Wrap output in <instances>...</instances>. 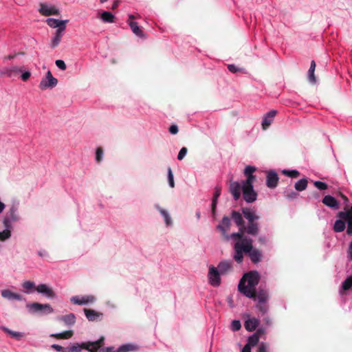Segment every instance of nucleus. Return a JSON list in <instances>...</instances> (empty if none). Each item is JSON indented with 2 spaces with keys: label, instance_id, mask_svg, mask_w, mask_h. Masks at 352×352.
I'll list each match as a JSON object with an SVG mask.
<instances>
[{
  "label": "nucleus",
  "instance_id": "obj_1",
  "mask_svg": "<svg viewBox=\"0 0 352 352\" xmlns=\"http://www.w3.org/2000/svg\"><path fill=\"white\" fill-rule=\"evenodd\" d=\"M234 254L233 258L241 263L243 260V254H248L253 263H259L263 258L261 251L253 247V240L250 237L243 238L241 241H236L234 245Z\"/></svg>",
  "mask_w": 352,
  "mask_h": 352
},
{
  "label": "nucleus",
  "instance_id": "obj_2",
  "mask_svg": "<svg viewBox=\"0 0 352 352\" xmlns=\"http://www.w3.org/2000/svg\"><path fill=\"white\" fill-rule=\"evenodd\" d=\"M260 280V275L256 271H251L243 275L238 285V290L244 296L256 300V286Z\"/></svg>",
  "mask_w": 352,
  "mask_h": 352
},
{
  "label": "nucleus",
  "instance_id": "obj_3",
  "mask_svg": "<svg viewBox=\"0 0 352 352\" xmlns=\"http://www.w3.org/2000/svg\"><path fill=\"white\" fill-rule=\"evenodd\" d=\"M242 214L248 221L246 226V233L252 236H257L259 232V224L257 221L260 217L256 214L254 208L244 207L241 208Z\"/></svg>",
  "mask_w": 352,
  "mask_h": 352
},
{
  "label": "nucleus",
  "instance_id": "obj_4",
  "mask_svg": "<svg viewBox=\"0 0 352 352\" xmlns=\"http://www.w3.org/2000/svg\"><path fill=\"white\" fill-rule=\"evenodd\" d=\"M104 337H101L95 342L75 343L71 346L65 347L64 352H80L81 349H86L89 352H96L104 345Z\"/></svg>",
  "mask_w": 352,
  "mask_h": 352
},
{
  "label": "nucleus",
  "instance_id": "obj_5",
  "mask_svg": "<svg viewBox=\"0 0 352 352\" xmlns=\"http://www.w3.org/2000/svg\"><path fill=\"white\" fill-rule=\"evenodd\" d=\"M231 218L234 221L236 225L239 227V232H234L230 234L231 239L235 240L236 241H241L243 238L248 237L245 235L246 233V226H245V222L243 218L242 214L236 210H232L231 212Z\"/></svg>",
  "mask_w": 352,
  "mask_h": 352
},
{
  "label": "nucleus",
  "instance_id": "obj_6",
  "mask_svg": "<svg viewBox=\"0 0 352 352\" xmlns=\"http://www.w3.org/2000/svg\"><path fill=\"white\" fill-rule=\"evenodd\" d=\"M19 219L20 217L18 212V206L12 204L3 218V226L5 228H12V223L19 221Z\"/></svg>",
  "mask_w": 352,
  "mask_h": 352
},
{
  "label": "nucleus",
  "instance_id": "obj_7",
  "mask_svg": "<svg viewBox=\"0 0 352 352\" xmlns=\"http://www.w3.org/2000/svg\"><path fill=\"white\" fill-rule=\"evenodd\" d=\"M29 311L32 313L41 312L44 314H49L54 311L53 308L50 304H41L38 302H33L27 305Z\"/></svg>",
  "mask_w": 352,
  "mask_h": 352
},
{
  "label": "nucleus",
  "instance_id": "obj_8",
  "mask_svg": "<svg viewBox=\"0 0 352 352\" xmlns=\"http://www.w3.org/2000/svg\"><path fill=\"white\" fill-rule=\"evenodd\" d=\"M57 84L58 80L52 76L50 71H48L45 77L41 80L38 87L41 90H45L48 88L52 89L56 87Z\"/></svg>",
  "mask_w": 352,
  "mask_h": 352
},
{
  "label": "nucleus",
  "instance_id": "obj_9",
  "mask_svg": "<svg viewBox=\"0 0 352 352\" xmlns=\"http://www.w3.org/2000/svg\"><path fill=\"white\" fill-rule=\"evenodd\" d=\"M242 191L244 200L248 203H252L256 200L257 193L253 186H243Z\"/></svg>",
  "mask_w": 352,
  "mask_h": 352
},
{
  "label": "nucleus",
  "instance_id": "obj_10",
  "mask_svg": "<svg viewBox=\"0 0 352 352\" xmlns=\"http://www.w3.org/2000/svg\"><path fill=\"white\" fill-rule=\"evenodd\" d=\"M231 226L230 219L228 217L224 216L222 218L221 223H219L217 228L221 232V234L225 240L228 241L231 239L230 235L227 234V231L230 230Z\"/></svg>",
  "mask_w": 352,
  "mask_h": 352
},
{
  "label": "nucleus",
  "instance_id": "obj_11",
  "mask_svg": "<svg viewBox=\"0 0 352 352\" xmlns=\"http://www.w3.org/2000/svg\"><path fill=\"white\" fill-rule=\"evenodd\" d=\"M220 274L217 268L214 266L210 267L208 276L209 282L212 286H219L220 285Z\"/></svg>",
  "mask_w": 352,
  "mask_h": 352
},
{
  "label": "nucleus",
  "instance_id": "obj_12",
  "mask_svg": "<svg viewBox=\"0 0 352 352\" xmlns=\"http://www.w3.org/2000/svg\"><path fill=\"white\" fill-rule=\"evenodd\" d=\"M96 298L94 296L89 295L80 298L78 296L72 297L71 302L75 305H82L92 303L95 301Z\"/></svg>",
  "mask_w": 352,
  "mask_h": 352
},
{
  "label": "nucleus",
  "instance_id": "obj_13",
  "mask_svg": "<svg viewBox=\"0 0 352 352\" xmlns=\"http://www.w3.org/2000/svg\"><path fill=\"white\" fill-rule=\"evenodd\" d=\"M242 189V184L237 182L230 181L229 191L232 195L234 200H238L241 197V190Z\"/></svg>",
  "mask_w": 352,
  "mask_h": 352
},
{
  "label": "nucleus",
  "instance_id": "obj_14",
  "mask_svg": "<svg viewBox=\"0 0 352 352\" xmlns=\"http://www.w3.org/2000/svg\"><path fill=\"white\" fill-rule=\"evenodd\" d=\"M39 12L42 15H58L59 11L55 6H50L45 3H41L40 6Z\"/></svg>",
  "mask_w": 352,
  "mask_h": 352
},
{
  "label": "nucleus",
  "instance_id": "obj_15",
  "mask_svg": "<svg viewBox=\"0 0 352 352\" xmlns=\"http://www.w3.org/2000/svg\"><path fill=\"white\" fill-rule=\"evenodd\" d=\"M279 177L274 170H270L267 174L266 185L270 188H274L278 184Z\"/></svg>",
  "mask_w": 352,
  "mask_h": 352
},
{
  "label": "nucleus",
  "instance_id": "obj_16",
  "mask_svg": "<svg viewBox=\"0 0 352 352\" xmlns=\"http://www.w3.org/2000/svg\"><path fill=\"white\" fill-rule=\"evenodd\" d=\"M1 296L9 300H23V296L17 293L12 292L9 289H3L1 292Z\"/></svg>",
  "mask_w": 352,
  "mask_h": 352
},
{
  "label": "nucleus",
  "instance_id": "obj_17",
  "mask_svg": "<svg viewBox=\"0 0 352 352\" xmlns=\"http://www.w3.org/2000/svg\"><path fill=\"white\" fill-rule=\"evenodd\" d=\"M36 290L41 294L45 295L48 298H54L55 296V293L52 290V288L49 287L45 284L38 285L36 287Z\"/></svg>",
  "mask_w": 352,
  "mask_h": 352
},
{
  "label": "nucleus",
  "instance_id": "obj_18",
  "mask_svg": "<svg viewBox=\"0 0 352 352\" xmlns=\"http://www.w3.org/2000/svg\"><path fill=\"white\" fill-rule=\"evenodd\" d=\"M276 113L277 111L276 110H272L265 115L262 122V126L264 130L267 129L271 125Z\"/></svg>",
  "mask_w": 352,
  "mask_h": 352
},
{
  "label": "nucleus",
  "instance_id": "obj_19",
  "mask_svg": "<svg viewBox=\"0 0 352 352\" xmlns=\"http://www.w3.org/2000/svg\"><path fill=\"white\" fill-rule=\"evenodd\" d=\"M67 20H58L56 19H47L46 22L47 24L53 28H58L60 29V28L64 27L65 29H66V23H67Z\"/></svg>",
  "mask_w": 352,
  "mask_h": 352
},
{
  "label": "nucleus",
  "instance_id": "obj_20",
  "mask_svg": "<svg viewBox=\"0 0 352 352\" xmlns=\"http://www.w3.org/2000/svg\"><path fill=\"white\" fill-rule=\"evenodd\" d=\"M65 30V29L64 27L60 28V29H57L56 30L54 37L52 38L51 42V47L52 48H55L59 45Z\"/></svg>",
  "mask_w": 352,
  "mask_h": 352
},
{
  "label": "nucleus",
  "instance_id": "obj_21",
  "mask_svg": "<svg viewBox=\"0 0 352 352\" xmlns=\"http://www.w3.org/2000/svg\"><path fill=\"white\" fill-rule=\"evenodd\" d=\"M322 203L327 206L333 209H338L339 208V203L335 197L331 195H326L322 199Z\"/></svg>",
  "mask_w": 352,
  "mask_h": 352
},
{
  "label": "nucleus",
  "instance_id": "obj_22",
  "mask_svg": "<svg viewBox=\"0 0 352 352\" xmlns=\"http://www.w3.org/2000/svg\"><path fill=\"white\" fill-rule=\"evenodd\" d=\"M84 312L89 321L100 320V317L102 316V313L97 312L94 309H85Z\"/></svg>",
  "mask_w": 352,
  "mask_h": 352
},
{
  "label": "nucleus",
  "instance_id": "obj_23",
  "mask_svg": "<svg viewBox=\"0 0 352 352\" xmlns=\"http://www.w3.org/2000/svg\"><path fill=\"white\" fill-rule=\"evenodd\" d=\"M337 217L344 219L347 224L352 223V206L347 210L340 211L337 214Z\"/></svg>",
  "mask_w": 352,
  "mask_h": 352
},
{
  "label": "nucleus",
  "instance_id": "obj_24",
  "mask_svg": "<svg viewBox=\"0 0 352 352\" xmlns=\"http://www.w3.org/2000/svg\"><path fill=\"white\" fill-rule=\"evenodd\" d=\"M259 324V320L252 318L245 322L244 327L248 331H254Z\"/></svg>",
  "mask_w": 352,
  "mask_h": 352
},
{
  "label": "nucleus",
  "instance_id": "obj_25",
  "mask_svg": "<svg viewBox=\"0 0 352 352\" xmlns=\"http://www.w3.org/2000/svg\"><path fill=\"white\" fill-rule=\"evenodd\" d=\"M218 271L221 274H226L228 272L230 271L232 269V262L231 261H222L220 262L217 266Z\"/></svg>",
  "mask_w": 352,
  "mask_h": 352
},
{
  "label": "nucleus",
  "instance_id": "obj_26",
  "mask_svg": "<svg viewBox=\"0 0 352 352\" xmlns=\"http://www.w3.org/2000/svg\"><path fill=\"white\" fill-rule=\"evenodd\" d=\"M269 296L267 290L264 289L259 288L258 292L256 291V300H258V302H267L268 300Z\"/></svg>",
  "mask_w": 352,
  "mask_h": 352
},
{
  "label": "nucleus",
  "instance_id": "obj_27",
  "mask_svg": "<svg viewBox=\"0 0 352 352\" xmlns=\"http://www.w3.org/2000/svg\"><path fill=\"white\" fill-rule=\"evenodd\" d=\"M129 25L133 32L139 37H144V32L138 26L136 22L130 21L128 22Z\"/></svg>",
  "mask_w": 352,
  "mask_h": 352
},
{
  "label": "nucleus",
  "instance_id": "obj_28",
  "mask_svg": "<svg viewBox=\"0 0 352 352\" xmlns=\"http://www.w3.org/2000/svg\"><path fill=\"white\" fill-rule=\"evenodd\" d=\"M60 320L64 322L65 324L71 326L74 324L76 322V316L74 314L70 313L69 314L61 316Z\"/></svg>",
  "mask_w": 352,
  "mask_h": 352
},
{
  "label": "nucleus",
  "instance_id": "obj_29",
  "mask_svg": "<svg viewBox=\"0 0 352 352\" xmlns=\"http://www.w3.org/2000/svg\"><path fill=\"white\" fill-rule=\"evenodd\" d=\"M346 225L344 219H340L336 221L333 226V230L336 232H341L345 230Z\"/></svg>",
  "mask_w": 352,
  "mask_h": 352
},
{
  "label": "nucleus",
  "instance_id": "obj_30",
  "mask_svg": "<svg viewBox=\"0 0 352 352\" xmlns=\"http://www.w3.org/2000/svg\"><path fill=\"white\" fill-rule=\"evenodd\" d=\"M221 187L216 186L215 189H214V192L213 195L212 202V210L213 212H214V211H215L217 199L221 195Z\"/></svg>",
  "mask_w": 352,
  "mask_h": 352
},
{
  "label": "nucleus",
  "instance_id": "obj_31",
  "mask_svg": "<svg viewBox=\"0 0 352 352\" xmlns=\"http://www.w3.org/2000/svg\"><path fill=\"white\" fill-rule=\"evenodd\" d=\"M1 329L4 332L9 334L10 336H12V338H15L17 340H21L22 338V337L23 336V333L18 332V331H12L6 327H2Z\"/></svg>",
  "mask_w": 352,
  "mask_h": 352
},
{
  "label": "nucleus",
  "instance_id": "obj_32",
  "mask_svg": "<svg viewBox=\"0 0 352 352\" xmlns=\"http://www.w3.org/2000/svg\"><path fill=\"white\" fill-rule=\"evenodd\" d=\"M308 181L306 178L298 180L294 186V188L298 191H302L307 187Z\"/></svg>",
  "mask_w": 352,
  "mask_h": 352
},
{
  "label": "nucleus",
  "instance_id": "obj_33",
  "mask_svg": "<svg viewBox=\"0 0 352 352\" xmlns=\"http://www.w3.org/2000/svg\"><path fill=\"white\" fill-rule=\"evenodd\" d=\"M100 18L104 23H113L114 22L115 16L111 12L104 11L101 14Z\"/></svg>",
  "mask_w": 352,
  "mask_h": 352
},
{
  "label": "nucleus",
  "instance_id": "obj_34",
  "mask_svg": "<svg viewBox=\"0 0 352 352\" xmlns=\"http://www.w3.org/2000/svg\"><path fill=\"white\" fill-rule=\"evenodd\" d=\"M315 69H316V63L314 60H312L311 62V65H310V67H309V76H308V78H309V82H312V83H315L316 82V77H315V74H314V72H315Z\"/></svg>",
  "mask_w": 352,
  "mask_h": 352
},
{
  "label": "nucleus",
  "instance_id": "obj_35",
  "mask_svg": "<svg viewBox=\"0 0 352 352\" xmlns=\"http://www.w3.org/2000/svg\"><path fill=\"white\" fill-rule=\"evenodd\" d=\"M74 333L72 331H65L60 333L52 334L51 336L58 339H69L72 337Z\"/></svg>",
  "mask_w": 352,
  "mask_h": 352
},
{
  "label": "nucleus",
  "instance_id": "obj_36",
  "mask_svg": "<svg viewBox=\"0 0 352 352\" xmlns=\"http://www.w3.org/2000/svg\"><path fill=\"white\" fill-rule=\"evenodd\" d=\"M157 208L159 210V212H160V214L164 218V221L166 222V224L167 226L171 225L172 224V220H171V218H170L169 214L168 213V212L166 210H164V209H163V208H160L159 206H157Z\"/></svg>",
  "mask_w": 352,
  "mask_h": 352
},
{
  "label": "nucleus",
  "instance_id": "obj_37",
  "mask_svg": "<svg viewBox=\"0 0 352 352\" xmlns=\"http://www.w3.org/2000/svg\"><path fill=\"white\" fill-rule=\"evenodd\" d=\"M258 341L259 336L257 335V333H254L248 338V343L246 344V345L250 347L254 346L258 344Z\"/></svg>",
  "mask_w": 352,
  "mask_h": 352
},
{
  "label": "nucleus",
  "instance_id": "obj_38",
  "mask_svg": "<svg viewBox=\"0 0 352 352\" xmlns=\"http://www.w3.org/2000/svg\"><path fill=\"white\" fill-rule=\"evenodd\" d=\"M12 228H5V230L0 232V241H5L9 239L11 236V229Z\"/></svg>",
  "mask_w": 352,
  "mask_h": 352
},
{
  "label": "nucleus",
  "instance_id": "obj_39",
  "mask_svg": "<svg viewBox=\"0 0 352 352\" xmlns=\"http://www.w3.org/2000/svg\"><path fill=\"white\" fill-rule=\"evenodd\" d=\"M282 173L292 178H296L300 175L299 171L296 170H282Z\"/></svg>",
  "mask_w": 352,
  "mask_h": 352
},
{
  "label": "nucleus",
  "instance_id": "obj_40",
  "mask_svg": "<svg viewBox=\"0 0 352 352\" xmlns=\"http://www.w3.org/2000/svg\"><path fill=\"white\" fill-rule=\"evenodd\" d=\"M22 71L18 66H12L9 67V77L16 76Z\"/></svg>",
  "mask_w": 352,
  "mask_h": 352
},
{
  "label": "nucleus",
  "instance_id": "obj_41",
  "mask_svg": "<svg viewBox=\"0 0 352 352\" xmlns=\"http://www.w3.org/2000/svg\"><path fill=\"white\" fill-rule=\"evenodd\" d=\"M266 302H258L256 305V308L262 314H265L267 311L268 307Z\"/></svg>",
  "mask_w": 352,
  "mask_h": 352
},
{
  "label": "nucleus",
  "instance_id": "obj_42",
  "mask_svg": "<svg viewBox=\"0 0 352 352\" xmlns=\"http://www.w3.org/2000/svg\"><path fill=\"white\" fill-rule=\"evenodd\" d=\"M342 289L348 290L352 287V275L349 276L343 283H342Z\"/></svg>",
  "mask_w": 352,
  "mask_h": 352
},
{
  "label": "nucleus",
  "instance_id": "obj_43",
  "mask_svg": "<svg viewBox=\"0 0 352 352\" xmlns=\"http://www.w3.org/2000/svg\"><path fill=\"white\" fill-rule=\"evenodd\" d=\"M134 346L132 344H124L120 346L116 352H128L134 349Z\"/></svg>",
  "mask_w": 352,
  "mask_h": 352
},
{
  "label": "nucleus",
  "instance_id": "obj_44",
  "mask_svg": "<svg viewBox=\"0 0 352 352\" xmlns=\"http://www.w3.org/2000/svg\"><path fill=\"white\" fill-rule=\"evenodd\" d=\"M256 177L254 175H247L246 180L242 182L243 186H253V182L255 180Z\"/></svg>",
  "mask_w": 352,
  "mask_h": 352
},
{
  "label": "nucleus",
  "instance_id": "obj_45",
  "mask_svg": "<svg viewBox=\"0 0 352 352\" xmlns=\"http://www.w3.org/2000/svg\"><path fill=\"white\" fill-rule=\"evenodd\" d=\"M103 149L102 147H98L96 151V161L97 163H100L103 157Z\"/></svg>",
  "mask_w": 352,
  "mask_h": 352
},
{
  "label": "nucleus",
  "instance_id": "obj_46",
  "mask_svg": "<svg viewBox=\"0 0 352 352\" xmlns=\"http://www.w3.org/2000/svg\"><path fill=\"white\" fill-rule=\"evenodd\" d=\"M168 180L169 186L171 188H174L175 187V182H174V178H173V174L170 167L168 168Z\"/></svg>",
  "mask_w": 352,
  "mask_h": 352
},
{
  "label": "nucleus",
  "instance_id": "obj_47",
  "mask_svg": "<svg viewBox=\"0 0 352 352\" xmlns=\"http://www.w3.org/2000/svg\"><path fill=\"white\" fill-rule=\"evenodd\" d=\"M314 184L317 188L320 190H326L328 188L327 184L322 182L320 181H316L314 182Z\"/></svg>",
  "mask_w": 352,
  "mask_h": 352
},
{
  "label": "nucleus",
  "instance_id": "obj_48",
  "mask_svg": "<svg viewBox=\"0 0 352 352\" xmlns=\"http://www.w3.org/2000/svg\"><path fill=\"white\" fill-rule=\"evenodd\" d=\"M241 327V322L239 320H234L232 322L231 328L233 331H239Z\"/></svg>",
  "mask_w": 352,
  "mask_h": 352
},
{
  "label": "nucleus",
  "instance_id": "obj_49",
  "mask_svg": "<svg viewBox=\"0 0 352 352\" xmlns=\"http://www.w3.org/2000/svg\"><path fill=\"white\" fill-rule=\"evenodd\" d=\"M187 152H188L187 148L186 147H182L180 149V151H179V152L178 153L177 159L179 160H182L184 158V157L186 156Z\"/></svg>",
  "mask_w": 352,
  "mask_h": 352
},
{
  "label": "nucleus",
  "instance_id": "obj_50",
  "mask_svg": "<svg viewBox=\"0 0 352 352\" xmlns=\"http://www.w3.org/2000/svg\"><path fill=\"white\" fill-rule=\"evenodd\" d=\"M23 287L27 290H29V289H31L33 288L36 289L34 283H33L32 281H29V280L25 281L23 283Z\"/></svg>",
  "mask_w": 352,
  "mask_h": 352
},
{
  "label": "nucleus",
  "instance_id": "obj_51",
  "mask_svg": "<svg viewBox=\"0 0 352 352\" xmlns=\"http://www.w3.org/2000/svg\"><path fill=\"white\" fill-rule=\"evenodd\" d=\"M256 170L255 167L248 166L245 167L244 170V174L245 175H252V173Z\"/></svg>",
  "mask_w": 352,
  "mask_h": 352
},
{
  "label": "nucleus",
  "instance_id": "obj_52",
  "mask_svg": "<svg viewBox=\"0 0 352 352\" xmlns=\"http://www.w3.org/2000/svg\"><path fill=\"white\" fill-rule=\"evenodd\" d=\"M55 63L56 65L62 70H65L67 68L65 63L62 60H57Z\"/></svg>",
  "mask_w": 352,
  "mask_h": 352
},
{
  "label": "nucleus",
  "instance_id": "obj_53",
  "mask_svg": "<svg viewBox=\"0 0 352 352\" xmlns=\"http://www.w3.org/2000/svg\"><path fill=\"white\" fill-rule=\"evenodd\" d=\"M168 131L171 134L175 135L178 133V126L175 124H173L169 127Z\"/></svg>",
  "mask_w": 352,
  "mask_h": 352
},
{
  "label": "nucleus",
  "instance_id": "obj_54",
  "mask_svg": "<svg viewBox=\"0 0 352 352\" xmlns=\"http://www.w3.org/2000/svg\"><path fill=\"white\" fill-rule=\"evenodd\" d=\"M0 76L9 77V67H4L3 69H0Z\"/></svg>",
  "mask_w": 352,
  "mask_h": 352
},
{
  "label": "nucleus",
  "instance_id": "obj_55",
  "mask_svg": "<svg viewBox=\"0 0 352 352\" xmlns=\"http://www.w3.org/2000/svg\"><path fill=\"white\" fill-rule=\"evenodd\" d=\"M228 69L232 73H236L240 70V69L237 68L234 65H228Z\"/></svg>",
  "mask_w": 352,
  "mask_h": 352
},
{
  "label": "nucleus",
  "instance_id": "obj_56",
  "mask_svg": "<svg viewBox=\"0 0 352 352\" xmlns=\"http://www.w3.org/2000/svg\"><path fill=\"white\" fill-rule=\"evenodd\" d=\"M30 75L31 74L30 72H25L21 74V77L23 81H27L30 78Z\"/></svg>",
  "mask_w": 352,
  "mask_h": 352
},
{
  "label": "nucleus",
  "instance_id": "obj_57",
  "mask_svg": "<svg viewBox=\"0 0 352 352\" xmlns=\"http://www.w3.org/2000/svg\"><path fill=\"white\" fill-rule=\"evenodd\" d=\"M52 348L55 349L57 351H62V352H64V350L65 349V347H63L62 346L56 344H52Z\"/></svg>",
  "mask_w": 352,
  "mask_h": 352
},
{
  "label": "nucleus",
  "instance_id": "obj_58",
  "mask_svg": "<svg viewBox=\"0 0 352 352\" xmlns=\"http://www.w3.org/2000/svg\"><path fill=\"white\" fill-rule=\"evenodd\" d=\"M257 352H267V347L264 343H261L258 346Z\"/></svg>",
  "mask_w": 352,
  "mask_h": 352
},
{
  "label": "nucleus",
  "instance_id": "obj_59",
  "mask_svg": "<svg viewBox=\"0 0 352 352\" xmlns=\"http://www.w3.org/2000/svg\"><path fill=\"white\" fill-rule=\"evenodd\" d=\"M297 196H298V193H297V192H294V191H292V192H290V193H289V194H287V195H286V197H287L288 199H295V198H296V197H297Z\"/></svg>",
  "mask_w": 352,
  "mask_h": 352
},
{
  "label": "nucleus",
  "instance_id": "obj_60",
  "mask_svg": "<svg viewBox=\"0 0 352 352\" xmlns=\"http://www.w3.org/2000/svg\"><path fill=\"white\" fill-rule=\"evenodd\" d=\"M346 234L349 236H352V223L347 224Z\"/></svg>",
  "mask_w": 352,
  "mask_h": 352
},
{
  "label": "nucleus",
  "instance_id": "obj_61",
  "mask_svg": "<svg viewBox=\"0 0 352 352\" xmlns=\"http://www.w3.org/2000/svg\"><path fill=\"white\" fill-rule=\"evenodd\" d=\"M258 241L262 245H264V244H265L267 243V239H266L265 236H261V237H259Z\"/></svg>",
  "mask_w": 352,
  "mask_h": 352
},
{
  "label": "nucleus",
  "instance_id": "obj_62",
  "mask_svg": "<svg viewBox=\"0 0 352 352\" xmlns=\"http://www.w3.org/2000/svg\"><path fill=\"white\" fill-rule=\"evenodd\" d=\"M242 352H251V347L245 344L242 349Z\"/></svg>",
  "mask_w": 352,
  "mask_h": 352
},
{
  "label": "nucleus",
  "instance_id": "obj_63",
  "mask_svg": "<svg viewBox=\"0 0 352 352\" xmlns=\"http://www.w3.org/2000/svg\"><path fill=\"white\" fill-rule=\"evenodd\" d=\"M18 54H14L13 55H8L6 57H5V59H9V60H11V59H13L14 58L16 57V56Z\"/></svg>",
  "mask_w": 352,
  "mask_h": 352
},
{
  "label": "nucleus",
  "instance_id": "obj_64",
  "mask_svg": "<svg viewBox=\"0 0 352 352\" xmlns=\"http://www.w3.org/2000/svg\"><path fill=\"white\" fill-rule=\"evenodd\" d=\"M119 5V1H116L112 5V9L114 10L118 8Z\"/></svg>",
  "mask_w": 352,
  "mask_h": 352
}]
</instances>
